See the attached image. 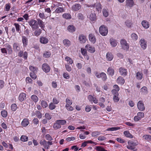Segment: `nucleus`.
Segmentation results:
<instances>
[{
    "label": "nucleus",
    "mask_w": 151,
    "mask_h": 151,
    "mask_svg": "<svg viewBox=\"0 0 151 151\" xmlns=\"http://www.w3.org/2000/svg\"><path fill=\"white\" fill-rule=\"evenodd\" d=\"M128 145L127 146V148L129 150H133V151H137V149H135L136 146L138 144V143L134 142L132 141H129L128 142Z\"/></svg>",
    "instance_id": "1"
},
{
    "label": "nucleus",
    "mask_w": 151,
    "mask_h": 151,
    "mask_svg": "<svg viewBox=\"0 0 151 151\" xmlns=\"http://www.w3.org/2000/svg\"><path fill=\"white\" fill-rule=\"evenodd\" d=\"M107 27L104 25H101L99 28V31L100 34L103 36L106 35L108 33Z\"/></svg>",
    "instance_id": "2"
},
{
    "label": "nucleus",
    "mask_w": 151,
    "mask_h": 151,
    "mask_svg": "<svg viewBox=\"0 0 151 151\" xmlns=\"http://www.w3.org/2000/svg\"><path fill=\"white\" fill-rule=\"evenodd\" d=\"M28 23L33 30H35L39 27L37 21L34 19L30 20L28 22Z\"/></svg>",
    "instance_id": "3"
},
{
    "label": "nucleus",
    "mask_w": 151,
    "mask_h": 151,
    "mask_svg": "<svg viewBox=\"0 0 151 151\" xmlns=\"http://www.w3.org/2000/svg\"><path fill=\"white\" fill-rule=\"evenodd\" d=\"M120 44L122 49L126 51L128 50L129 49V45L124 39H122L121 40Z\"/></svg>",
    "instance_id": "4"
},
{
    "label": "nucleus",
    "mask_w": 151,
    "mask_h": 151,
    "mask_svg": "<svg viewBox=\"0 0 151 151\" xmlns=\"http://www.w3.org/2000/svg\"><path fill=\"white\" fill-rule=\"evenodd\" d=\"M144 116V113L142 112H139L137 113V115L135 116L134 118V120L135 122H137L141 119Z\"/></svg>",
    "instance_id": "5"
},
{
    "label": "nucleus",
    "mask_w": 151,
    "mask_h": 151,
    "mask_svg": "<svg viewBox=\"0 0 151 151\" xmlns=\"http://www.w3.org/2000/svg\"><path fill=\"white\" fill-rule=\"evenodd\" d=\"M95 75L98 78H101L102 80L104 81H105L107 79L106 74L103 72H102L100 74L96 72L95 73Z\"/></svg>",
    "instance_id": "6"
},
{
    "label": "nucleus",
    "mask_w": 151,
    "mask_h": 151,
    "mask_svg": "<svg viewBox=\"0 0 151 151\" xmlns=\"http://www.w3.org/2000/svg\"><path fill=\"white\" fill-rule=\"evenodd\" d=\"M42 68L43 71L46 73L49 72L50 69L49 65L46 63H44L42 65Z\"/></svg>",
    "instance_id": "7"
},
{
    "label": "nucleus",
    "mask_w": 151,
    "mask_h": 151,
    "mask_svg": "<svg viewBox=\"0 0 151 151\" xmlns=\"http://www.w3.org/2000/svg\"><path fill=\"white\" fill-rule=\"evenodd\" d=\"M126 6L129 8L131 9L134 5V3L133 0H126Z\"/></svg>",
    "instance_id": "8"
},
{
    "label": "nucleus",
    "mask_w": 151,
    "mask_h": 151,
    "mask_svg": "<svg viewBox=\"0 0 151 151\" xmlns=\"http://www.w3.org/2000/svg\"><path fill=\"white\" fill-rule=\"evenodd\" d=\"M87 17L92 21H95L96 19L95 14L91 12H90L88 13Z\"/></svg>",
    "instance_id": "9"
},
{
    "label": "nucleus",
    "mask_w": 151,
    "mask_h": 151,
    "mask_svg": "<svg viewBox=\"0 0 151 151\" xmlns=\"http://www.w3.org/2000/svg\"><path fill=\"white\" fill-rule=\"evenodd\" d=\"M40 143L41 145H42L44 148L47 149H48L50 148V146L47 144V141H46L45 139L40 140Z\"/></svg>",
    "instance_id": "10"
},
{
    "label": "nucleus",
    "mask_w": 151,
    "mask_h": 151,
    "mask_svg": "<svg viewBox=\"0 0 151 151\" xmlns=\"http://www.w3.org/2000/svg\"><path fill=\"white\" fill-rule=\"evenodd\" d=\"M137 106L138 109L141 111H143L145 109L144 103L142 101H139L137 103Z\"/></svg>",
    "instance_id": "11"
},
{
    "label": "nucleus",
    "mask_w": 151,
    "mask_h": 151,
    "mask_svg": "<svg viewBox=\"0 0 151 151\" xmlns=\"http://www.w3.org/2000/svg\"><path fill=\"white\" fill-rule=\"evenodd\" d=\"M78 39L80 43H84L86 42V37L83 35H80L79 36Z\"/></svg>",
    "instance_id": "12"
},
{
    "label": "nucleus",
    "mask_w": 151,
    "mask_h": 151,
    "mask_svg": "<svg viewBox=\"0 0 151 151\" xmlns=\"http://www.w3.org/2000/svg\"><path fill=\"white\" fill-rule=\"evenodd\" d=\"M89 40L93 44L95 43L96 39L95 36L92 33L90 34L88 36Z\"/></svg>",
    "instance_id": "13"
},
{
    "label": "nucleus",
    "mask_w": 151,
    "mask_h": 151,
    "mask_svg": "<svg viewBox=\"0 0 151 151\" xmlns=\"http://www.w3.org/2000/svg\"><path fill=\"white\" fill-rule=\"evenodd\" d=\"M141 47L144 50L147 47L146 42L144 39H141L139 41Z\"/></svg>",
    "instance_id": "14"
},
{
    "label": "nucleus",
    "mask_w": 151,
    "mask_h": 151,
    "mask_svg": "<svg viewBox=\"0 0 151 151\" xmlns=\"http://www.w3.org/2000/svg\"><path fill=\"white\" fill-rule=\"evenodd\" d=\"M119 71L122 76H125L127 74V69L123 68H120L119 69Z\"/></svg>",
    "instance_id": "15"
},
{
    "label": "nucleus",
    "mask_w": 151,
    "mask_h": 151,
    "mask_svg": "<svg viewBox=\"0 0 151 151\" xmlns=\"http://www.w3.org/2000/svg\"><path fill=\"white\" fill-rule=\"evenodd\" d=\"M108 75L112 76L114 73V70L113 67H109L107 70Z\"/></svg>",
    "instance_id": "16"
},
{
    "label": "nucleus",
    "mask_w": 151,
    "mask_h": 151,
    "mask_svg": "<svg viewBox=\"0 0 151 151\" xmlns=\"http://www.w3.org/2000/svg\"><path fill=\"white\" fill-rule=\"evenodd\" d=\"M85 47L87 50L91 53H93L95 51V47L91 46L89 45H87Z\"/></svg>",
    "instance_id": "17"
},
{
    "label": "nucleus",
    "mask_w": 151,
    "mask_h": 151,
    "mask_svg": "<svg viewBox=\"0 0 151 151\" xmlns=\"http://www.w3.org/2000/svg\"><path fill=\"white\" fill-rule=\"evenodd\" d=\"M110 43L113 47H116L117 45V41L114 38H111L109 40Z\"/></svg>",
    "instance_id": "18"
},
{
    "label": "nucleus",
    "mask_w": 151,
    "mask_h": 151,
    "mask_svg": "<svg viewBox=\"0 0 151 151\" xmlns=\"http://www.w3.org/2000/svg\"><path fill=\"white\" fill-rule=\"evenodd\" d=\"M40 41L42 44H46L48 42L49 40L47 38L45 37H42L40 38Z\"/></svg>",
    "instance_id": "19"
},
{
    "label": "nucleus",
    "mask_w": 151,
    "mask_h": 151,
    "mask_svg": "<svg viewBox=\"0 0 151 151\" xmlns=\"http://www.w3.org/2000/svg\"><path fill=\"white\" fill-rule=\"evenodd\" d=\"M116 82L118 84L122 85L124 83L125 80L123 77L119 76L117 79Z\"/></svg>",
    "instance_id": "20"
},
{
    "label": "nucleus",
    "mask_w": 151,
    "mask_h": 151,
    "mask_svg": "<svg viewBox=\"0 0 151 151\" xmlns=\"http://www.w3.org/2000/svg\"><path fill=\"white\" fill-rule=\"evenodd\" d=\"M5 45V48H6L7 52L8 51V54H11L12 53L13 51L12 48L11 46L8 44H6Z\"/></svg>",
    "instance_id": "21"
},
{
    "label": "nucleus",
    "mask_w": 151,
    "mask_h": 151,
    "mask_svg": "<svg viewBox=\"0 0 151 151\" xmlns=\"http://www.w3.org/2000/svg\"><path fill=\"white\" fill-rule=\"evenodd\" d=\"M22 41L23 44V46L26 47L28 44V39L25 36H22Z\"/></svg>",
    "instance_id": "22"
},
{
    "label": "nucleus",
    "mask_w": 151,
    "mask_h": 151,
    "mask_svg": "<svg viewBox=\"0 0 151 151\" xmlns=\"http://www.w3.org/2000/svg\"><path fill=\"white\" fill-rule=\"evenodd\" d=\"M13 48L15 52H17L20 49L19 44L17 43H14L13 45Z\"/></svg>",
    "instance_id": "23"
},
{
    "label": "nucleus",
    "mask_w": 151,
    "mask_h": 151,
    "mask_svg": "<svg viewBox=\"0 0 151 151\" xmlns=\"http://www.w3.org/2000/svg\"><path fill=\"white\" fill-rule=\"evenodd\" d=\"M37 24L38 25H39L40 27H41V29H43L44 27H45L44 22L42 21L40 19H37Z\"/></svg>",
    "instance_id": "24"
},
{
    "label": "nucleus",
    "mask_w": 151,
    "mask_h": 151,
    "mask_svg": "<svg viewBox=\"0 0 151 151\" xmlns=\"http://www.w3.org/2000/svg\"><path fill=\"white\" fill-rule=\"evenodd\" d=\"M141 24L142 26L145 29L148 28L150 26L149 22L145 20H143L142 21Z\"/></svg>",
    "instance_id": "25"
},
{
    "label": "nucleus",
    "mask_w": 151,
    "mask_h": 151,
    "mask_svg": "<svg viewBox=\"0 0 151 151\" xmlns=\"http://www.w3.org/2000/svg\"><path fill=\"white\" fill-rule=\"evenodd\" d=\"M81 8V5L79 4H76L73 5L72 9L73 11H76L78 10Z\"/></svg>",
    "instance_id": "26"
},
{
    "label": "nucleus",
    "mask_w": 151,
    "mask_h": 151,
    "mask_svg": "<svg viewBox=\"0 0 151 151\" xmlns=\"http://www.w3.org/2000/svg\"><path fill=\"white\" fill-rule=\"evenodd\" d=\"M75 27L73 25H69L67 28L68 31L71 32H73L76 30Z\"/></svg>",
    "instance_id": "27"
},
{
    "label": "nucleus",
    "mask_w": 151,
    "mask_h": 151,
    "mask_svg": "<svg viewBox=\"0 0 151 151\" xmlns=\"http://www.w3.org/2000/svg\"><path fill=\"white\" fill-rule=\"evenodd\" d=\"M29 124V122L27 119H24L22 122L21 124L23 127H25Z\"/></svg>",
    "instance_id": "28"
},
{
    "label": "nucleus",
    "mask_w": 151,
    "mask_h": 151,
    "mask_svg": "<svg viewBox=\"0 0 151 151\" xmlns=\"http://www.w3.org/2000/svg\"><path fill=\"white\" fill-rule=\"evenodd\" d=\"M26 94L22 93L20 94L19 97V99L20 101H23L25 99Z\"/></svg>",
    "instance_id": "29"
},
{
    "label": "nucleus",
    "mask_w": 151,
    "mask_h": 151,
    "mask_svg": "<svg viewBox=\"0 0 151 151\" xmlns=\"http://www.w3.org/2000/svg\"><path fill=\"white\" fill-rule=\"evenodd\" d=\"M106 58L108 61L111 60L113 58V56L111 53L108 52L106 55Z\"/></svg>",
    "instance_id": "30"
},
{
    "label": "nucleus",
    "mask_w": 151,
    "mask_h": 151,
    "mask_svg": "<svg viewBox=\"0 0 151 151\" xmlns=\"http://www.w3.org/2000/svg\"><path fill=\"white\" fill-rule=\"evenodd\" d=\"M41 32L42 30L41 29L37 28L35 29L34 32V35L36 36H38L41 34Z\"/></svg>",
    "instance_id": "31"
},
{
    "label": "nucleus",
    "mask_w": 151,
    "mask_h": 151,
    "mask_svg": "<svg viewBox=\"0 0 151 151\" xmlns=\"http://www.w3.org/2000/svg\"><path fill=\"white\" fill-rule=\"evenodd\" d=\"M63 43L65 47H68L71 45L70 42L68 40L65 39L63 40Z\"/></svg>",
    "instance_id": "32"
},
{
    "label": "nucleus",
    "mask_w": 151,
    "mask_h": 151,
    "mask_svg": "<svg viewBox=\"0 0 151 151\" xmlns=\"http://www.w3.org/2000/svg\"><path fill=\"white\" fill-rule=\"evenodd\" d=\"M41 105L42 107L43 108H45L47 107L48 104L47 102L44 100H41Z\"/></svg>",
    "instance_id": "33"
},
{
    "label": "nucleus",
    "mask_w": 151,
    "mask_h": 151,
    "mask_svg": "<svg viewBox=\"0 0 151 151\" xmlns=\"http://www.w3.org/2000/svg\"><path fill=\"white\" fill-rule=\"evenodd\" d=\"M124 135L127 137L132 138L133 137V135L131 134L129 131H126L124 132Z\"/></svg>",
    "instance_id": "34"
},
{
    "label": "nucleus",
    "mask_w": 151,
    "mask_h": 151,
    "mask_svg": "<svg viewBox=\"0 0 151 151\" xmlns=\"http://www.w3.org/2000/svg\"><path fill=\"white\" fill-rule=\"evenodd\" d=\"M61 127L59 123L57 121H56L55 123L54 124L53 126V128L55 130L60 128Z\"/></svg>",
    "instance_id": "35"
},
{
    "label": "nucleus",
    "mask_w": 151,
    "mask_h": 151,
    "mask_svg": "<svg viewBox=\"0 0 151 151\" xmlns=\"http://www.w3.org/2000/svg\"><path fill=\"white\" fill-rule=\"evenodd\" d=\"M31 99L35 103H36L38 101V98L37 96L35 95H33L31 96Z\"/></svg>",
    "instance_id": "36"
},
{
    "label": "nucleus",
    "mask_w": 151,
    "mask_h": 151,
    "mask_svg": "<svg viewBox=\"0 0 151 151\" xmlns=\"http://www.w3.org/2000/svg\"><path fill=\"white\" fill-rule=\"evenodd\" d=\"M142 137L144 139L147 140L148 141H151V135H145L143 136Z\"/></svg>",
    "instance_id": "37"
},
{
    "label": "nucleus",
    "mask_w": 151,
    "mask_h": 151,
    "mask_svg": "<svg viewBox=\"0 0 151 151\" xmlns=\"http://www.w3.org/2000/svg\"><path fill=\"white\" fill-rule=\"evenodd\" d=\"M51 55V53L50 51H46L44 52L43 54V56L45 58H48Z\"/></svg>",
    "instance_id": "38"
},
{
    "label": "nucleus",
    "mask_w": 151,
    "mask_h": 151,
    "mask_svg": "<svg viewBox=\"0 0 151 151\" xmlns=\"http://www.w3.org/2000/svg\"><path fill=\"white\" fill-rule=\"evenodd\" d=\"M64 9L62 7H59L57 8L55 11V12L57 13H61L64 12Z\"/></svg>",
    "instance_id": "39"
},
{
    "label": "nucleus",
    "mask_w": 151,
    "mask_h": 151,
    "mask_svg": "<svg viewBox=\"0 0 151 151\" xmlns=\"http://www.w3.org/2000/svg\"><path fill=\"white\" fill-rule=\"evenodd\" d=\"M65 60L69 64H71L73 63L72 59L69 57L66 56L65 58Z\"/></svg>",
    "instance_id": "40"
},
{
    "label": "nucleus",
    "mask_w": 151,
    "mask_h": 151,
    "mask_svg": "<svg viewBox=\"0 0 151 151\" xmlns=\"http://www.w3.org/2000/svg\"><path fill=\"white\" fill-rule=\"evenodd\" d=\"M142 74L139 72H138L137 73L136 76L137 78L139 80L142 79Z\"/></svg>",
    "instance_id": "41"
},
{
    "label": "nucleus",
    "mask_w": 151,
    "mask_h": 151,
    "mask_svg": "<svg viewBox=\"0 0 151 151\" xmlns=\"http://www.w3.org/2000/svg\"><path fill=\"white\" fill-rule=\"evenodd\" d=\"M29 70L32 71V73H37V68L32 66H30L29 67Z\"/></svg>",
    "instance_id": "42"
},
{
    "label": "nucleus",
    "mask_w": 151,
    "mask_h": 151,
    "mask_svg": "<svg viewBox=\"0 0 151 151\" xmlns=\"http://www.w3.org/2000/svg\"><path fill=\"white\" fill-rule=\"evenodd\" d=\"M14 25L15 27L16 31L19 33H20V31H21L20 29V26L17 23H14Z\"/></svg>",
    "instance_id": "43"
},
{
    "label": "nucleus",
    "mask_w": 151,
    "mask_h": 151,
    "mask_svg": "<svg viewBox=\"0 0 151 151\" xmlns=\"http://www.w3.org/2000/svg\"><path fill=\"white\" fill-rule=\"evenodd\" d=\"M63 17L64 18L66 19H70L71 18V16L70 14L68 13H65L63 14Z\"/></svg>",
    "instance_id": "44"
},
{
    "label": "nucleus",
    "mask_w": 151,
    "mask_h": 151,
    "mask_svg": "<svg viewBox=\"0 0 151 151\" xmlns=\"http://www.w3.org/2000/svg\"><path fill=\"white\" fill-rule=\"evenodd\" d=\"M120 127H113L110 128H109L107 129L106 131H116L120 129Z\"/></svg>",
    "instance_id": "45"
},
{
    "label": "nucleus",
    "mask_w": 151,
    "mask_h": 151,
    "mask_svg": "<svg viewBox=\"0 0 151 151\" xmlns=\"http://www.w3.org/2000/svg\"><path fill=\"white\" fill-rule=\"evenodd\" d=\"M1 114L2 116L3 117H6L8 114L7 111L5 110H3L1 111Z\"/></svg>",
    "instance_id": "46"
},
{
    "label": "nucleus",
    "mask_w": 151,
    "mask_h": 151,
    "mask_svg": "<svg viewBox=\"0 0 151 151\" xmlns=\"http://www.w3.org/2000/svg\"><path fill=\"white\" fill-rule=\"evenodd\" d=\"M21 140L23 142L27 141L28 140V137L25 135H22L20 138Z\"/></svg>",
    "instance_id": "47"
},
{
    "label": "nucleus",
    "mask_w": 151,
    "mask_h": 151,
    "mask_svg": "<svg viewBox=\"0 0 151 151\" xmlns=\"http://www.w3.org/2000/svg\"><path fill=\"white\" fill-rule=\"evenodd\" d=\"M55 105L52 103H51L49 105V109L51 110H52L55 109L56 107Z\"/></svg>",
    "instance_id": "48"
},
{
    "label": "nucleus",
    "mask_w": 151,
    "mask_h": 151,
    "mask_svg": "<svg viewBox=\"0 0 151 151\" xmlns=\"http://www.w3.org/2000/svg\"><path fill=\"white\" fill-rule=\"evenodd\" d=\"M11 109L13 111H15L17 109V105L16 104H13L11 105Z\"/></svg>",
    "instance_id": "49"
},
{
    "label": "nucleus",
    "mask_w": 151,
    "mask_h": 151,
    "mask_svg": "<svg viewBox=\"0 0 151 151\" xmlns=\"http://www.w3.org/2000/svg\"><path fill=\"white\" fill-rule=\"evenodd\" d=\"M66 104L65 106L70 105L72 104V101L71 100H70L68 98H67L66 99Z\"/></svg>",
    "instance_id": "50"
},
{
    "label": "nucleus",
    "mask_w": 151,
    "mask_h": 151,
    "mask_svg": "<svg viewBox=\"0 0 151 151\" xmlns=\"http://www.w3.org/2000/svg\"><path fill=\"white\" fill-rule=\"evenodd\" d=\"M63 76L65 78L67 79H69L70 78L69 75L67 72L64 73L63 74Z\"/></svg>",
    "instance_id": "51"
},
{
    "label": "nucleus",
    "mask_w": 151,
    "mask_h": 151,
    "mask_svg": "<svg viewBox=\"0 0 151 151\" xmlns=\"http://www.w3.org/2000/svg\"><path fill=\"white\" fill-rule=\"evenodd\" d=\"M100 132L98 131H94L92 132L91 135L93 137H95L100 134Z\"/></svg>",
    "instance_id": "52"
},
{
    "label": "nucleus",
    "mask_w": 151,
    "mask_h": 151,
    "mask_svg": "<svg viewBox=\"0 0 151 151\" xmlns=\"http://www.w3.org/2000/svg\"><path fill=\"white\" fill-rule=\"evenodd\" d=\"M35 114L37 117L39 119H41L42 117V115L40 112L39 111H37L35 112Z\"/></svg>",
    "instance_id": "53"
},
{
    "label": "nucleus",
    "mask_w": 151,
    "mask_h": 151,
    "mask_svg": "<svg viewBox=\"0 0 151 151\" xmlns=\"http://www.w3.org/2000/svg\"><path fill=\"white\" fill-rule=\"evenodd\" d=\"M119 95H114V96L113 99L115 102H118L119 99V98L118 97Z\"/></svg>",
    "instance_id": "54"
},
{
    "label": "nucleus",
    "mask_w": 151,
    "mask_h": 151,
    "mask_svg": "<svg viewBox=\"0 0 151 151\" xmlns=\"http://www.w3.org/2000/svg\"><path fill=\"white\" fill-rule=\"evenodd\" d=\"M60 125H64L66 123V121L64 120H57Z\"/></svg>",
    "instance_id": "55"
},
{
    "label": "nucleus",
    "mask_w": 151,
    "mask_h": 151,
    "mask_svg": "<svg viewBox=\"0 0 151 151\" xmlns=\"http://www.w3.org/2000/svg\"><path fill=\"white\" fill-rule=\"evenodd\" d=\"M36 73H31L30 74L31 77L33 79H35L37 78V76L35 74Z\"/></svg>",
    "instance_id": "56"
},
{
    "label": "nucleus",
    "mask_w": 151,
    "mask_h": 151,
    "mask_svg": "<svg viewBox=\"0 0 151 151\" xmlns=\"http://www.w3.org/2000/svg\"><path fill=\"white\" fill-rule=\"evenodd\" d=\"M103 15L105 17H107L109 15L108 12L106 9H103L102 10Z\"/></svg>",
    "instance_id": "57"
},
{
    "label": "nucleus",
    "mask_w": 151,
    "mask_h": 151,
    "mask_svg": "<svg viewBox=\"0 0 151 151\" xmlns=\"http://www.w3.org/2000/svg\"><path fill=\"white\" fill-rule=\"evenodd\" d=\"M126 25L128 27H130L132 24V23L131 21L130 20H127L125 22Z\"/></svg>",
    "instance_id": "58"
},
{
    "label": "nucleus",
    "mask_w": 151,
    "mask_h": 151,
    "mask_svg": "<svg viewBox=\"0 0 151 151\" xmlns=\"http://www.w3.org/2000/svg\"><path fill=\"white\" fill-rule=\"evenodd\" d=\"M45 116L47 119L50 120L52 118V116L48 113L45 114Z\"/></svg>",
    "instance_id": "59"
},
{
    "label": "nucleus",
    "mask_w": 151,
    "mask_h": 151,
    "mask_svg": "<svg viewBox=\"0 0 151 151\" xmlns=\"http://www.w3.org/2000/svg\"><path fill=\"white\" fill-rule=\"evenodd\" d=\"M96 150L98 151H107L103 148L101 146H97L96 147Z\"/></svg>",
    "instance_id": "60"
},
{
    "label": "nucleus",
    "mask_w": 151,
    "mask_h": 151,
    "mask_svg": "<svg viewBox=\"0 0 151 151\" xmlns=\"http://www.w3.org/2000/svg\"><path fill=\"white\" fill-rule=\"evenodd\" d=\"M132 38L134 40H136L137 39L138 36L137 34L135 33H132L131 35Z\"/></svg>",
    "instance_id": "61"
},
{
    "label": "nucleus",
    "mask_w": 151,
    "mask_h": 151,
    "mask_svg": "<svg viewBox=\"0 0 151 151\" xmlns=\"http://www.w3.org/2000/svg\"><path fill=\"white\" fill-rule=\"evenodd\" d=\"M11 7L10 4H6L5 5V10L6 11H9Z\"/></svg>",
    "instance_id": "62"
},
{
    "label": "nucleus",
    "mask_w": 151,
    "mask_h": 151,
    "mask_svg": "<svg viewBox=\"0 0 151 151\" xmlns=\"http://www.w3.org/2000/svg\"><path fill=\"white\" fill-rule=\"evenodd\" d=\"M52 103L54 104H57L59 102V100L58 99L55 98H54L52 99Z\"/></svg>",
    "instance_id": "63"
},
{
    "label": "nucleus",
    "mask_w": 151,
    "mask_h": 151,
    "mask_svg": "<svg viewBox=\"0 0 151 151\" xmlns=\"http://www.w3.org/2000/svg\"><path fill=\"white\" fill-rule=\"evenodd\" d=\"M106 137L104 136H100L98 138V139L99 141H104L106 139Z\"/></svg>",
    "instance_id": "64"
}]
</instances>
